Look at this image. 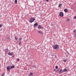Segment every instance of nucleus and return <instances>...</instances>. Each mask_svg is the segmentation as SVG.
<instances>
[{
  "instance_id": "nucleus-1",
  "label": "nucleus",
  "mask_w": 76,
  "mask_h": 76,
  "mask_svg": "<svg viewBox=\"0 0 76 76\" xmlns=\"http://www.w3.org/2000/svg\"><path fill=\"white\" fill-rule=\"evenodd\" d=\"M58 48H59V45H55L53 46V48L54 50H57Z\"/></svg>"
},
{
  "instance_id": "nucleus-2",
  "label": "nucleus",
  "mask_w": 76,
  "mask_h": 76,
  "mask_svg": "<svg viewBox=\"0 0 76 76\" xmlns=\"http://www.w3.org/2000/svg\"><path fill=\"white\" fill-rule=\"evenodd\" d=\"M35 20V18H31V19L30 20V23H32V22H34Z\"/></svg>"
},
{
  "instance_id": "nucleus-3",
  "label": "nucleus",
  "mask_w": 76,
  "mask_h": 76,
  "mask_svg": "<svg viewBox=\"0 0 76 76\" xmlns=\"http://www.w3.org/2000/svg\"><path fill=\"white\" fill-rule=\"evenodd\" d=\"M59 16H61V17H62V16H63V13L62 12H60L59 13Z\"/></svg>"
},
{
  "instance_id": "nucleus-4",
  "label": "nucleus",
  "mask_w": 76,
  "mask_h": 76,
  "mask_svg": "<svg viewBox=\"0 0 76 76\" xmlns=\"http://www.w3.org/2000/svg\"><path fill=\"white\" fill-rule=\"evenodd\" d=\"M37 32L38 33H39V34H41V35L44 34V33H43V32H42L41 31H38Z\"/></svg>"
},
{
  "instance_id": "nucleus-5",
  "label": "nucleus",
  "mask_w": 76,
  "mask_h": 76,
  "mask_svg": "<svg viewBox=\"0 0 76 76\" xmlns=\"http://www.w3.org/2000/svg\"><path fill=\"white\" fill-rule=\"evenodd\" d=\"M67 69H65L63 70V71H62L61 72V73H63V72H67Z\"/></svg>"
},
{
  "instance_id": "nucleus-6",
  "label": "nucleus",
  "mask_w": 76,
  "mask_h": 76,
  "mask_svg": "<svg viewBox=\"0 0 76 76\" xmlns=\"http://www.w3.org/2000/svg\"><path fill=\"white\" fill-rule=\"evenodd\" d=\"M8 55L9 56H12V55L13 54V53L12 52V53H9L8 54Z\"/></svg>"
},
{
  "instance_id": "nucleus-7",
  "label": "nucleus",
  "mask_w": 76,
  "mask_h": 76,
  "mask_svg": "<svg viewBox=\"0 0 76 76\" xmlns=\"http://www.w3.org/2000/svg\"><path fill=\"white\" fill-rule=\"evenodd\" d=\"M38 26V23H35L34 25V27H37Z\"/></svg>"
},
{
  "instance_id": "nucleus-8",
  "label": "nucleus",
  "mask_w": 76,
  "mask_h": 76,
  "mask_svg": "<svg viewBox=\"0 0 76 76\" xmlns=\"http://www.w3.org/2000/svg\"><path fill=\"white\" fill-rule=\"evenodd\" d=\"M41 28H42V27L40 25H38V28L39 29H41Z\"/></svg>"
},
{
  "instance_id": "nucleus-9",
  "label": "nucleus",
  "mask_w": 76,
  "mask_h": 76,
  "mask_svg": "<svg viewBox=\"0 0 76 76\" xmlns=\"http://www.w3.org/2000/svg\"><path fill=\"white\" fill-rule=\"evenodd\" d=\"M15 66H12L10 67V69H13V68H15Z\"/></svg>"
},
{
  "instance_id": "nucleus-10",
  "label": "nucleus",
  "mask_w": 76,
  "mask_h": 76,
  "mask_svg": "<svg viewBox=\"0 0 76 76\" xmlns=\"http://www.w3.org/2000/svg\"><path fill=\"white\" fill-rule=\"evenodd\" d=\"M10 66H7V70H10Z\"/></svg>"
},
{
  "instance_id": "nucleus-11",
  "label": "nucleus",
  "mask_w": 76,
  "mask_h": 76,
  "mask_svg": "<svg viewBox=\"0 0 76 76\" xmlns=\"http://www.w3.org/2000/svg\"><path fill=\"white\" fill-rule=\"evenodd\" d=\"M33 73L31 72L29 74V76H33Z\"/></svg>"
},
{
  "instance_id": "nucleus-12",
  "label": "nucleus",
  "mask_w": 76,
  "mask_h": 76,
  "mask_svg": "<svg viewBox=\"0 0 76 76\" xmlns=\"http://www.w3.org/2000/svg\"><path fill=\"white\" fill-rule=\"evenodd\" d=\"M64 11L65 12H67V9H65L64 10Z\"/></svg>"
},
{
  "instance_id": "nucleus-13",
  "label": "nucleus",
  "mask_w": 76,
  "mask_h": 76,
  "mask_svg": "<svg viewBox=\"0 0 76 76\" xmlns=\"http://www.w3.org/2000/svg\"><path fill=\"white\" fill-rule=\"evenodd\" d=\"M22 38L20 37V38L19 39V41H20L21 40H22Z\"/></svg>"
},
{
  "instance_id": "nucleus-14",
  "label": "nucleus",
  "mask_w": 76,
  "mask_h": 76,
  "mask_svg": "<svg viewBox=\"0 0 76 76\" xmlns=\"http://www.w3.org/2000/svg\"><path fill=\"white\" fill-rule=\"evenodd\" d=\"M15 39H16V40H18V38L16 37V36H15Z\"/></svg>"
},
{
  "instance_id": "nucleus-15",
  "label": "nucleus",
  "mask_w": 76,
  "mask_h": 76,
  "mask_svg": "<svg viewBox=\"0 0 76 76\" xmlns=\"http://www.w3.org/2000/svg\"><path fill=\"white\" fill-rule=\"evenodd\" d=\"M66 21L67 22H69V21H70V19H69V18H68L66 20Z\"/></svg>"
},
{
  "instance_id": "nucleus-16",
  "label": "nucleus",
  "mask_w": 76,
  "mask_h": 76,
  "mask_svg": "<svg viewBox=\"0 0 76 76\" xmlns=\"http://www.w3.org/2000/svg\"><path fill=\"white\" fill-rule=\"evenodd\" d=\"M67 59H64V61H63L65 62H66V61H67Z\"/></svg>"
},
{
  "instance_id": "nucleus-17",
  "label": "nucleus",
  "mask_w": 76,
  "mask_h": 76,
  "mask_svg": "<svg viewBox=\"0 0 76 76\" xmlns=\"http://www.w3.org/2000/svg\"><path fill=\"white\" fill-rule=\"evenodd\" d=\"M10 38V37H9L7 36V39L9 40Z\"/></svg>"
},
{
  "instance_id": "nucleus-18",
  "label": "nucleus",
  "mask_w": 76,
  "mask_h": 76,
  "mask_svg": "<svg viewBox=\"0 0 76 76\" xmlns=\"http://www.w3.org/2000/svg\"><path fill=\"white\" fill-rule=\"evenodd\" d=\"M61 71H62V69H60V70L59 72V73L60 74L61 72Z\"/></svg>"
},
{
  "instance_id": "nucleus-19",
  "label": "nucleus",
  "mask_w": 76,
  "mask_h": 76,
  "mask_svg": "<svg viewBox=\"0 0 76 76\" xmlns=\"http://www.w3.org/2000/svg\"><path fill=\"white\" fill-rule=\"evenodd\" d=\"M17 2H18V1H17V0H15V4H17Z\"/></svg>"
},
{
  "instance_id": "nucleus-20",
  "label": "nucleus",
  "mask_w": 76,
  "mask_h": 76,
  "mask_svg": "<svg viewBox=\"0 0 76 76\" xmlns=\"http://www.w3.org/2000/svg\"><path fill=\"white\" fill-rule=\"evenodd\" d=\"M61 6V4H60L58 5V7H60Z\"/></svg>"
},
{
  "instance_id": "nucleus-21",
  "label": "nucleus",
  "mask_w": 76,
  "mask_h": 76,
  "mask_svg": "<svg viewBox=\"0 0 76 76\" xmlns=\"http://www.w3.org/2000/svg\"><path fill=\"white\" fill-rule=\"evenodd\" d=\"M74 32L75 33V35H76V30H74Z\"/></svg>"
},
{
  "instance_id": "nucleus-22",
  "label": "nucleus",
  "mask_w": 76,
  "mask_h": 76,
  "mask_svg": "<svg viewBox=\"0 0 76 76\" xmlns=\"http://www.w3.org/2000/svg\"><path fill=\"white\" fill-rule=\"evenodd\" d=\"M5 51L6 52H8L9 51V50H8V49H6Z\"/></svg>"
},
{
  "instance_id": "nucleus-23",
  "label": "nucleus",
  "mask_w": 76,
  "mask_h": 76,
  "mask_svg": "<svg viewBox=\"0 0 76 76\" xmlns=\"http://www.w3.org/2000/svg\"><path fill=\"white\" fill-rule=\"evenodd\" d=\"M17 60L18 61H20V59H17Z\"/></svg>"
},
{
  "instance_id": "nucleus-24",
  "label": "nucleus",
  "mask_w": 76,
  "mask_h": 76,
  "mask_svg": "<svg viewBox=\"0 0 76 76\" xmlns=\"http://www.w3.org/2000/svg\"><path fill=\"white\" fill-rule=\"evenodd\" d=\"M56 69H58V66H56Z\"/></svg>"
},
{
  "instance_id": "nucleus-25",
  "label": "nucleus",
  "mask_w": 76,
  "mask_h": 76,
  "mask_svg": "<svg viewBox=\"0 0 76 76\" xmlns=\"http://www.w3.org/2000/svg\"><path fill=\"white\" fill-rule=\"evenodd\" d=\"M4 74L3 73V74H2L1 76H4Z\"/></svg>"
},
{
  "instance_id": "nucleus-26",
  "label": "nucleus",
  "mask_w": 76,
  "mask_h": 76,
  "mask_svg": "<svg viewBox=\"0 0 76 76\" xmlns=\"http://www.w3.org/2000/svg\"><path fill=\"white\" fill-rule=\"evenodd\" d=\"M74 19H76V16L74 17Z\"/></svg>"
},
{
  "instance_id": "nucleus-27",
  "label": "nucleus",
  "mask_w": 76,
  "mask_h": 76,
  "mask_svg": "<svg viewBox=\"0 0 76 76\" xmlns=\"http://www.w3.org/2000/svg\"><path fill=\"white\" fill-rule=\"evenodd\" d=\"M74 37L75 38H76V35H75V36H74Z\"/></svg>"
},
{
  "instance_id": "nucleus-28",
  "label": "nucleus",
  "mask_w": 76,
  "mask_h": 76,
  "mask_svg": "<svg viewBox=\"0 0 76 76\" xmlns=\"http://www.w3.org/2000/svg\"><path fill=\"white\" fill-rule=\"evenodd\" d=\"M1 26H2V25L1 24H0V28H1Z\"/></svg>"
},
{
  "instance_id": "nucleus-29",
  "label": "nucleus",
  "mask_w": 76,
  "mask_h": 76,
  "mask_svg": "<svg viewBox=\"0 0 76 76\" xmlns=\"http://www.w3.org/2000/svg\"><path fill=\"white\" fill-rule=\"evenodd\" d=\"M19 45H20L21 44V43H19Z\"/></svg>"
},
{
  "instance_id": "nucleus-30",
  "label": "nucleus",
  "mask_w": 76,
  "mask_h": 76,
  "mask_svg": "<svg viewBox=\"0 0 76 76\" xmlns=\"http://www.w3.org/2000/svg\"><path fill=\"white\" fill-rule=\"evenodd\" d=\"M66 57H68V55H66Z\"/></svg>"
},
{
  "instance_id": "nucleus-31",
  "label": "nucleus",
  "mask_w": 76,
  "mask_h": 76,
  "mask_svg": "<svg viewBox=\"0 0 76 76\" xmlns=\"http://www.w3.org/2000/svg\"><path fill=\"white\" fill-rule=\"evenodd\" d=\"M12 57H13V58H14V57H15V56H12Z\"/></svg>"
},
{
  "instance_id": "nucleus-32",
  "label": "nucleus",
  "mask_w": 76,
  "mask_h": 76,
  "mask_svg": "<svg viewBox=\"0 0 76 76\" xmlns=\"http://www.w3.org/2000/svg\"><path fill=\"white\" fill-rule=\"evenodd\" d=\"M34 68H35L36 67V66H34Z\"/></svg>"
},
{
  "instance_id": "nucleus-33",
  "label": "nucleus",
  "mask_w": 76,
  "mask_h": 76,
  "mask_svg": "<svg viewBox=\"0 0 76 76\" xmlns=\"http://www.w3.org/2000/svg\"><path fill=\"white\" fill-rule=\"evenodd\" d=\"M55 57H56V58L57 57V56L56 55H55Z\"/></svg>"
}]
</instances>
